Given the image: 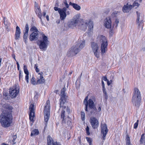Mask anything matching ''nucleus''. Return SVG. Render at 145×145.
I'll list each match as a JSON object with an SVG mask.
<instances>
[{
  "instance_id": "obj_1",
  "label": "nucleus",
  "mask_w": 145,
  "mask_h": 145,
  "mask_svg": "<svg viewBox=\"0 0 145 145\" xmlns=\"http://www.w3.org/2000/svg\"><path fill=\"white\" fill-rule=\"evenodd\" d=\"M1 109L2 113L0 114V123L2 127H8L12 122V112L13 108L6 103L3 105Z\"/></svg>"
},
{
  "instance_id": "obj_2",
  "label": "nucleus",
  "mask_w": 145,
  "mask_h": 145,
  "mask_svg": "<svg viewBox=\"0 0 145 145\" xmlns=\"http://www.w3.org/2000/svg\"><path fill=\"white\" fill-rule=\"evenodd\" d=\"M65 91L66 88L65 87H63V88L61 89L60 94L61 98L59 100L60 102V108H62V111L61 113V118L62 119V121L63 123L65 122V120L66 118V117H67V118L69 117L68 116H65V111H67L68 114L70 112V109L68 107H66L65 106H64V104L65 103L67 97L65 93Z\"/></svg>"
},
{
  "instance_id": "obj_3",
  "label": "nucleus",
  "mask_w": 145,
  "mask_h": 145,
  "mask_svg": "<svg viewBox=\"0 0 145 145\" xmlns=\"http://www.w3.org/2000/svg\"><path fill=\"white\" fill-rule=\"evenodd\" d=\"M85 40H78L76 44L72 46L67 52V55L69 57H72L79 53L84 47Z\"/></svg>"
},
{
  "instance_id": "obj_4",
  "label": "nucleus",
  "mask_w": 145,
  "mask_h": 145,
  "mask_svg": "<svg viewBox=\"0 0 145 145\" xmlns=\"http://www.w3.org/2000/svg\"><path fill=\"white\" fill-rule=\"evenodd\" d=\"M88 27V33L91 34L93 30V24L92 21L90 20H81L79 25V27L81 30L85 31Z\"/></svg>"
},
{
  "instance_id": "obj_5",
  "label": "nucleus",
  "mask_w": 145,
  "mask_h": 145,
  "mask_svg": "<svg viewBox=\"0 0 145 145\" xmlns=\"http://www.w3.org/2000/svg\"><path fill=\"white\" fill-rule=\"evenodd\" d=\"M97 39L101 44V53L103 55L104 54L107 50L108 45L107 40L105 36L101 35L98 36Z\"/></svg>"
},
{
  "instance_id": "obj_6",
  "label": "nucleus",
  "mask_w": 145,
  "mask_h": 145,
  "mask_svg": "<svg viewBox=\"0 0 145 145\" xmlns=\"http://www.w3.org/2000/svg\"><path fill=\"white\" fill-rule=\"evenodd\" d=\"M141 99L140 92L137 88H134L133 95V97L132 101L134 105L137 107H139Z\"/></svg>"
},
{
  "instance_id": "obj_7",
  "label": "nucleus",
  "mask_w": 145,
  "mask_h": 145,
  "mask_svg": "<svg viewBox=\"0 0 145 145\" xmlns=\"http://www.w3.org/2000/svg\"><path fill=\"white\" fill-rule=\"evenodd\" d=\"M42 38L41 39L38 40L37 44L39 48L42 51L46 50L49 41L48 37L44 34L42 35Z\"/></svg>"
},
{
  "instance_id": "obj_8",
  "label": "nucleus",
  "mask_w": 145,
  "mask_h": 145,
  "mask_svg": "<svg viewBox=\"0 0 145 145\" xmlns=\"http://www.w3.org/2000/svg\"><path fill=\"white\" fill-rule=\"evenodd\" d=\"M30 31L32 32L31 34L29 35V39L30 41L37 40L39 38V31L37 28L34 26L32 27Z\"/></svg>"
},
{
  "instance_id": "obj_9",
  "label": "nucleus",
  "mask_w": 145,
  "mask_h": 145,
  "mask_svg": "<svg viewBox=\"0 0 145 145\" xmlns=\"http://www.w3.org/2000/svg\"><path fill=\"white\" fill-rule=\"evenodd\" d=\"M50 102L49 101H47L46 102V105L44 108V115L45 121L46 122V124L48 121L50 117Z\"/></svg>"
},
{
  "instance_id": "obj_10",
  "label": "nucleus",
  "mask_w": 145,
  "mask_h": 145,
  "mask_svg": "<svg viewBox=\"0 0 145 145\" xmlns=\"http://www.w3.org/2000/svg\"><path fill=\"white\" fill-rule=\"evenodd\" d=\"M79 18L77 16H74L72 19L68 22V25L69 27L73 29L75 27L79 22Z\"/></svg>"
},
{
  "instance_id": "obj_11",
  "label": "nucleus",
  "mask_w": 145,
  "mask_h": 145,
  "mask_svg": "<svg viewBox=\"0 0 145 145\" xmlns=\"http://www.w3.org/2000/svg\"><path fill=\"white\" fill-rule=\"evenodd\" d=\"M91 47L95 56L97 58H99V57L100 52L99 47L97 43L95 42H92Z\"/></svg>"
},
{
  "instance_id": "obj_12",
  "label": "nucleus",
  "mask_w": 145,
  "mask_h": 145,
  "mask_svg": "<svg viewBox=\"0 0 145 145\" xmlns=\"http://www.w3.org/2000/svg\"><path fill=\"white\" fill-rule=\"evenodd\" d=\"M95 100V98L94 97H92L91 98L89 99L88 101V105L89 106V107L91 109H93L95 111L93 112L92 111H90V113L91 114H95L97 112V109L95 106L94 104V101Z\"/></svg>"
},
{
  "instance_id": "obj_13",
  "label": "nucleus",
  "mask_w": 145,
  "mask_h": 145,
  "mask_svg": "<svg viewBox=\"0 0 145 145\" xmlns=\"http://www.w3.org/2000/svg\"><path fill=\"white\" fill-rule=\"evenodd\" d=\"M19 93V88L17 86H13L9 89V93L10 97L13 98L16 97Z\"/></svg>"
},
{
  "instance_id": "obj_14",
  "label": "nucleus",
  "mask_w": 145,
  "mask_h": 145,
  "mask_svg": "<svg viewBox=\"0 0 145 145\" xmlns=\"http://www.w3.org/2000/svg\"><path fill=\"white\" fill-rule=\"evenodd\" d=\"M54 9L55 11H58L61 20H63L65 19L67 15L64 11V8H60L57 7H54Z\"/></svg>"
},
{
  "instance_id": "obj_15",
  "label": "nucleus",
  "mask_w": 145,
  "mask_h": 145,
  "mask_svg": "<svg viewBox=\"0 0 145 145\" xmlns=\"http://www.w3.org/2000/svg\"><path fill=\"white\" fill-rule=\"evenodd\" d=\"M93 129L97 128L99 125V122L97 119L95 117H91L89 121Z\"/></svg>"
},
{
  "instance_id": "obj_16",
  "label": "nucleus",
  "mask_w": 145,
  "mask_h": 145,
  "mask_svg": "<svg viewBox=\"0 0 145 145\" xmlns=\"http://www.w3.org/2000/svg\"><path fill=\"white\" fill-rule=\"evenodd\" d=\"M34 105L33 104H31L29 107V109L30 110L29 114V119L31 121H34Z\"/></svg>"
},
{
  "instance_id": "obj_17",
  "label": "nucleus",
  "mask_w": 145,
  "mask_h": 145,
  "mask_svg": "<svg viewBox=\"0 0 145 145\" xmlns=\"http://www.w3.org/2000/svg\"><path fill=\"white\" fill-rule=\"evenodd\" d=\"M43 73L41 72L37 75V83L38 84H43L45 81V80L42 75Z\"/></svg>"
},
{
  "instance_id": "obj_18",
  "label": "nucleus",
  "mask_w": 145,
  "mask_h": 145,
  "mask_svg": "<svg viewBox=\"0 0 145 145\" xmlns=\"http://www.w3.org/2000/svg\"><path fill=\"white\" fill-rule=\"evenodd\" d=\"M101 126V133L103 134V139L104 140L108 130L106 124H102Z\"/></svg>"
},
{
  "instance_id": "obj_19",
  "label": "nucleus",
  "mask_w": 145,
  "mask_h": 145,
  "mask_svg": "<svg viewBox=\"0 0 145 145\" xmlns=\"http://www.w3.org/2000/svg\"><path fill=\"white\" fill-rule=\"evenodd\" d=\"M112 21L110 17H106L104 20V25L106 28L109 29L111 27Z\"/></svg>"
},
{
  "instance_id": "obj_20",
  "label": "nucleus",
  "mask_w": 145,
  "mask_h": 145,
  "mask_svg": "<svg viewBox=\"0 0 145 145\" xmlns=\"http://www.w3.org/2000/svg\"><path fill=\"white\" fill-rule=\"evenodd\" d=\"M132 8V5L127 3L123 7L122 11L124 13L129 12Z\"/></svg>"
},
{
  "instance_id": "obj_21",
  "label": "nucleus",
  "mask_w": 145,
  "mask_h": 145,
  "mask_svg": "<svg viewBox=\"0 0 145 145\" xmlns=\"http://www.w3.org/2000/svg\"><path fill=\"white\" fill-rule=\"evenodd\" d=\"M65 6V7H63V8H64L65 10H64L67 15H70L71 11L70 9L69 8V5L67 4V1H66L64 2Z\"/></svg>"
},
{
  "instance_id": "obj_22",
  "label": "nucleus",
  "mask_w": 145,
  "mask_h": 145,
  "mask_svg": "<svg viewBox=\"0 0 145 145\" xmlns=\"http://www.w3.org/2000/svg\"><path fill=\"white\" fill-rule=\"evenodd\" d=\"M21 34L20 29L18 26H17L16 28V31L15 34V39L16 40H18L20 37Z\"/></svg>"
},
{
  "instance_id": "obj_23",
  "label": "nucleus",
  "mask_w": 145,
  "mask_h": 145,
  "mask_svg": "<svg viewBox=\"0 0 145 145\" xmlns=\"http://www.w3.org/2000/svg\"><path fill=\"white\" fill-rule=\"evenodd\" d=\"M35 12L38 15L39 17L41 20L42 13L40 8L38 7V5L37 4L35 6Z\"/></svg>"
},
{
  "instance_id": "obj_24",
  "label": "nucleus",
  "mask_w": 145,
  "mask_h": 145,
  "mask_svg": "<svg viewBox=\"0 0 145 145\" xmlns=\"http://www.w3.org/2000/svg\"><path fill=\"white\" fill-rule=\"evenodd\" d=\"M24 69L25 74H26L25 76V79L27 81V83L29 82V72L27 69V67L26 65H24Z\"/></svg>"
},
{
  "instance_id": "obj_25",
  "label": "nucleus",
  "mask_w": 145,
  "mask_h": 145,
  "mask_svg": "<svg viewBox=\"0 0 145 145\" xmlns=\"http://www.w3.org/2000/svg\"><path fill=\"white\" fill-rule=\"evenodd\" d=\"M57 142H54L52 137L50 136H48L47 138V143L48 145H54Z\"/></svg>"
},
{
  "instance_id": "obj_26",
  "label": "nucleus",
  "mask_w": 145,
  "mask_h": 145,
  "mask_svg": "<svg viewBox=\"0 0 145 145\" xmlns=\"http://www.w3.org/2000/svg\"><path fill=\"white\" fill-rule=\"evenodd\" d=\"M69 5H72L73 7L76 10H79L81 9L80 7L76 4L70 2Z\"/></svg>"
},
{
  "instance_id": "obj_27",
  "label": "nucleus",
  "mask_w": 145,
  "mask_h": 145,
  "mask_svg": "<svg viewBox=\"0 0 145 145\" xmlns=\"http://www.w3.org/2000/svg\"><path fill=\"white\" fill-rule=\"evenodd\" d=\"M140 19L137 18L136 19V22L138 28H140L142 24L143 23V21L142 20H140Z\"/></svg>"
},
{
  "instance_id": "obj_28",
  "label": "nucleus",
  "mask_w": 145,
  "mask_h": 145,
  "mask_svg": "<svg viewBox=\"0 0 145 145\" xmlns=\"http://www.w3.org/2000/svg\"><path fill=\"white\" fill-rule=\"evenodd\" d=\"M88 96H87L86 97L85 99H84V103L85 105V110L86 111H88Z\"/></svg>"
},
{
  "instance_id": "obj_29",
  "label": "nucleus",
  "mask_w": 145,
  "mask_h": 145,
  "mask_svg": "<svg viewBox=\"0 0 145 145\" xmlns=\"http://www.w3.org/2000/svg\"><path fill=\"white\" fill-rule=\"evenodd\" d=\"M29 26L28 24L26 25L25 27V31L24 33V34L23 36L27 37L28 36V32L29 31Z\"/></svg>"
},
{
  "instance_id": "obj_30",
  "label": "nucleus",
  "mask_w": 145,
  "mask_h": 145,
  "mask_svg": "<svg viewBox=\"0 0 145 145\" xmlns=\"http://www.w3.org/2000/svg\"><path fill=\"white\" fill-rule=\"evenodd\" d=\"M39 133V131L38 129H35L31 132V136H33L34 135H38Z\"/></svg>"
},
{
  "instance_id": "obj_31",
  "label": "nucleus",
  "mask_w": 145,
  "mask_h": 145,
  "mask_svg": "<svg viewBox=\"0 0 145 145\" xmlns=\"http://www.w3.org/2000/svg\"><path fill=\"white\" fill-rule=\"evenodd\" d=\"M144 134H142L141 136L140 140V142L141 144L144 143V145H145V138L144 136Z\"/></svg>"
},
{
  "instance_id": "obj_32",
  "label": "nucleus",
  "mask_w": 145,
  "mask_h": 145,
  "mask_svg": "<svg viewBox=\"0 0 145 145\" xmlns=\"http://www.w3.org/2000/svg\"><path fill=\"white\" fill-rule=\"evenodd\" d=\"M126 145H133L131 144L130 139L129 136L128 135H127L126 138Z\"/></svg>"
},
{
  "instance_id": "obj_33",
  "label": "nucleus",
  "mask_w": 145,
  "mask_h": 145,
  "mask_svg": "<svg viewBox=\"0 0 145 145\" xmlns=\"http://www.w3.org/2000/svg\"><path fill=\"white\" fill-rule=\"evenodd\" d=\"M31 82L33 85L38 84V83H37V81L36 82L35 80V78L33 77L31 79Z\"/></svg>"
},
{
  "instance_id": "obj_34",
  "label": "nucleus",
  "mask_w": 145,
  "mask_h": 145,
  "mask_svg": "<svg viewBox=\"0 0 145 145\" xmlns=\"http://www.w3.org/2000/svg\"><path fill=\"white\" fill-rule=\"evenodd\" d=\"M140 4L136 1L133 3L132 6V8L134 7H136V8H137L139 6Z\"/></svg>"
},
{
  "instance_id": "obj_35",
  "label": "nucleus",
  "mask_w": 145,
  "mask_h": 145,
  "mask_svg": "<svg viewBox=\"0 0 145 145\" xmlns=\"http://www.w3.org/2000/svg\"><path fill=\"white\" fill-rule=\"evenodd\" d=\"M103 94L104 95V97H105V98L106 99H107L108 97V96L107 94V93H106V89L105 88L103 89Z\"/></svg>"
},
{
  "instance_id": "obj_36",
  "label": "nucleus",
  "mask_w": 145,
  "mask_h": 145,
  "mask_svg": "<svg viewBox=\"0 0 145 145\" xmlns=\"http://www.w3.org/2000/svg\"><path fill=\"white\" fill-rule=\"evenodd\" d=\"M81 119L82 121H84L85 119V114L84 112H81Z\"/></svg>"
},
{
  "instance_id": "obj_37",
  "label": "nucleus",
  "mask_w": 145,
  "mask_h": 145,
  "mask_svg": "<svg viewBox=\"0 0 145 145\" xmlns=\"http://www.w3.org/2000/svg\"><path fill=\"white\" fill-rule=\"evenodd\" d=\"M118 14V12L117 11L114 12L111 14V16L112 17H114L116 16Z\"/></svg>"
},
{
  "instance_id": "obj_38",
  "label": "nucleus",
  "mask_w": 145,
  "mask_h": 145,
  "mask_svg": "<svg viewBox=\"0 0 145 145\" xmlns=\"http://www.w3.org/2000/svg\"><path fill=\"white\" fill-rule=\"evenodd\" d=\"M89 128L88 126H87L86 128V134L88 135H90V133L89 131Z\"/></svg>"
},
{
  "instance_id": "obj_39",
  "label": "nucleus",
  "mask_w": 145,
  "mask_h": 145,
  "mask_svg": "<svg viewBox=\"0 0 145 145\" xmlns=\"http://www.w3.org/2000/svg\"><path fill=\"white\" fill-rule=\"evenodd\" d=\"M12 137L13 138L12 141L13 142L14 144H15L16 143L15 142H14V141H15V140L17 138L16 135H14L12 136Z\"/></svg>"
},
{
  "instance_id": "obj_40",
  "label": "nucleus",
  "mask_w": 145,
  "mask_h": 145,
  "mask_svg": "<svg viewBox=\"0 0 145 145\" xmlns=\"http://www.w3.org/2000/svg\"><path fill=\"white\" fill-rule=\"evenodd\" d=\"M139 121L138 120H137V122L135 123L134 124V129H136L138 126V122Z\"/></svg>"
},
{
  "instance_id": "obj_41",
  "label": "nucleus",
  "mask_w": 145,
  "mask_h": 145,
  "mask_svg": "<svg viewBox=\"0 0 145 145\" xmlns=\"http://www.w3.org/2000/svg\"><path fill=\"white\" fill-rule=\"evenodd\" d=\"M76 88L77 89L78 88L80 85V82H78L77 81H76Z\"/></svg>"
},
{
  "instance_id": "obj_42",
  "label": "nucleus",
  "mask_w": 145,
  "mask_h": 145,
  "mask_svg": "<svg viewBox=\"0 0 145 145\" xmlns=\"http://www.w3.org/2000/svg\"><path fill=\"white\" fill-rule=\"evenodd\" d=\"M86 139L87 141L89 143L92 142V140L91 138L88 137H86Z\"/></svg>"
},
{
  "instance_id": "obj_43",
  "label": "nucleus",
  "mask_w": 145,
  "mask_h": 145,
  "mask_svg": "<svg viewBox=\"0 0 145 145\" xmlns=\"http://www.w3.org/2000/svg\"><path fill=\"white\" fill-rule=\"evenodd\" d=\"M34 68L35 69V70L37 72H39V70L37 67V64H35L34 65Z\"/></svg>"
},
{
  "instance_id": "obj_44",
  "label": "nucleus",
  "mask_w": 145,
  "mask_h": 145,
  "mask_svg": "<svg viewBox=\"0 0 145 145\" xmlns=\"http://www.w3.org/2000/svg\"><path fill=\"white\" fill-rule=\"evenodd\" d=\"M136 13L137 14V18L140 19V13L138 11H137Z\"/></svg>"
},
{
  "instance_id": "obj_45",
  "label": "nucleus",
  "mask_w": 145,
  "mask_h": 145,
  "mask_svg": "<svg viewBox=\"0 0 145 145\" xmlns=\"http://www.w3.org/2000/svg\"><path fill=\"white\" fill-rule=\"evenodd\" d=\"M119 22V20L118 19H116L115 20V22H114V24H116V26H117L118 25V24Z\"/></svg>"
},
{
  "instance_id": "obj_46",
  "label": "nucleus",
  "mask_w": 145,
  "mask_h": 145,
  "mask_svg": "<svg viewBox=\"0 0 145 145\" xmlns=\"http://www.w3.org/2000/svg\"><path fill=\"white\" fill-rule=\"evenodd\" d=\"M27 37H26V36H23V40L25 43H26L27 42Z\"/></svg>"
},
{
  "instance_id": "obj_47",
  "label": "nucleus",
  "mask_w": 145,
  "mask_h": 145,
  "mask_svg": "<svg viewBox=\"0 0 145 145\" xmlns=\"http://www.w3.org/2000/svg\"><path fill=\"white\" fill-rule=\"evenodd\" d=\"M104 80L105 81H107L108 80L107 79V77L106 76H104L102 78V80Z\"/></svg>"
},
{
  "instance_id": "obj_48",
  "label": "nucleus",
  "mask_w": 145,
  "mask_h": 145,
  "mask_svg": "<svg viewBox=\"0 0 145 145\" xmlns=\"http://www.w3.org/2000/svg\"><path fill=\"white\" fill-rule=\"evenodd\" d=\"M107 81L108 85L109 86L111 84L112 82V80H110L109 81L108 80Z\"/></svg>"
},
{
  "instance_id": "obj_49",
  "label": "nucleus",
  "mask_w": 145,
  "mask_h": 145,
  "mask_svg": "<svg viewBox=\"0 0 145 145\" xmlns=\"http://www.w3.org/2000/svg\"><path fill=\"white\" fill-rule=\"evenodd\" d=\"M22 76L21 74V73L20 71V74L19 75V80L20 81L21 78H22Z\"/></svg>"
},
{
  "instance_id": "obj_50",
  "label": "nucleus",
  "mask_w": 145,
  "mask_h": 145,
  "mask_svg": "<svg viewBox=\"0 0 145 145\" xmlns=\"http://www.w3.org/2000/svg\"><path fill=\"white\" fill-rule=\"evenodd\" d=\"M102 86L103 88V89L105 88V84L103 81L102 80Z\"/></svg>"
},
{
  "instance_id": "obj_51",
  "label": "nucleus",
  "mask_w": 145,
  "mask_h": 145,
  "mask_svg": "<svg viewBox=\"0 0 145 145\" xmlns=\"http://www.w3.org/2000/svg\"><path fill=\"white\" fill-rule=\"evenodd\" d=\"M142 0H136V1H137L138 3H141L142 1Z\"/></svg>"
},
{
  "instance_id": "obj_52",
  "label": "nucleus",
  "mask_w": 145,
  "mask_h": 145,
  "mask_svg": "<svg viewBox=\"0 0 145 145\" xmlns=\"http://www.w3.org/2000/svg\"><path fill=\"white\" fill-rule=\"evenodd\" d=\"M60 20L59 19L56 21V23L57 24H59L60 23Z\"/></svg>"
},
{
  "instance_id": "obj_53",
  "label": "nucleus",
  "mask_w": 145,
  "mask_h": 145,
  "mask_svg": "<svg viewBox=\"0 0 145 145\" xmlns=\"http://www.w3.org/2000/svg\"><path fill=\"white\" fill-rule=\"evenodd\" d=\"M12 57L14 58V59L16 61V58H15V56L14 54H13L12 55Z\"/></svg>"
},
{
  "instance_id": "obj_54",
  "label": "nucleus",
  "mask_w": 145,
  "mask_h": 145,
  "mask_svg": "<svg viewBox=\"0 0 145 145\" xmlns=\"http://www.w3.org/2000/svg\"><path fill=\"white\" fill-rule=\"evenodd\" d=\"M46 18L47 21H48L49 20V16L48 15H47L46 16Z\"/></svg>"
},
{
  "instance_id": "obj_55",
  "label": "nucleus",
  "mask_w": 145,
  "mask_h": 145,
  "mask_svg": "<svg viewBox=\"0 0 145 145\" xmlns=\"http://www.w3.org/2000/svg\"><path fill=\"white\" fill-rule=\"evenodd\" d=\"M141 50L143 51H145V47L142 48L141 49Z\"/></svg>"
},
{
  "instance_id": "obj_56",
  "label": "nucleus",
  "mask_w": 145,
  "mask_h": 145,
  "mask_svg": "<svg viewBox=\"0 0 145 145\" xmlns=\"http://www.w3.org/2000/svg\"><path fill=\"white\" fill-rule=\"evenodd\" d=\"M54 145H61V144L60 143L57 142H56V144H54Z\"/></svg>"
},
{
  "instance_id": "obj_57",
  "label": "nucleus",
  "mask_w": 145,
  "mask_h": 145,
  "mask_svg": "<svg viewBox=\"0 0 145 145\" xmlns=\"http://www.w3.org/2000/svg\"><path fill=\"white\" fill-rule=\"evenodd\" d=\"M46 12H43V15L44 16H45V15H46Z\"/></svg>"
},
{
  "instance_id": "obj_58",
  "label": "nucleus",
  "mask_w": 145,
  "mask_h": 145,
  "mask_svg": "<svg viewBox=\"0 0 145 145\" xmlns=\"http://www.w3.org/2000/svg\"><path fill=\"white\" fill-rule=\"evenodd\" d=\"M1 60H2V58H0V67L1 66Z\"/></svg>"
},
{
  "instance_id": "obj_59",
  "label": "nucleus",
  "mask_w": 145,
  "mask_h": 145,
  "mask_svg": "<svg viewBox=\"0 0 145 145\" xmlns=\"http://www.w3.org/2000/svg\"><path fill=\"white\" fill-rule=\"evenodd\" d=\"M90 112L91 111H92V112H94L95 111L94 110H93V109H91L90 108Z\"/></svg>"
},
{
  "instance_id": "obj_60",
  "label": "nucleus",
  "mask_w": 145,
  "mask_h": 145,
  "mask_svg": "<svg viewBox=\"0 0 145 145\" xmlns=\"http://www.w3.org/2000/svg\"><path fill=\"white\" fill-rule=\"evenodd\" d=\"M1 145H9L8 144H6L5 143H3Z\"/></svg>"
},
{
  "instance_id": "obj_61",
  "label": "nucleus",
  "mask_w": 145,
  "mask_h": 145,
  "mask_svg": "<svg viewBox=\"0 0 145 145\" xmlns=\"http://www.w3.org/2000/svg\"><path fill=\"white\" fill-rule=\"evenodd\" d=\"M16 64L17 65V67H18L19 66H20L18 62H17Z\"/></svg>"
},
{
  "instance_id": "obj_62",
  "label": "nucleus",
  "mask_w": 145,
  "mask_h": 145,
  "mask_svg": "<svg viewBox=\"0 0 145 145\" xmlns=\"http://www.w3.org/2000/svg\"><path fill=\"white\" fill-rule=\"evenodd\" d=\"M101 110V108L100 107H99L98 108V110L100 111Z\"/></svg>"
},
{
  "instance_id": "obj_63",
  "label": "nucleus",
  "mask_w": 145,
  "mask_h": 145,
  "mask_svg": "<svg viewBox=\"0 0 145 145\" xmlns=\"http://www.w3.org/2000/svg\"><path fill=\"white\" fill-rule=\"evenodd\" d=\"M19 67H20V66H19L18 67H17V68H18V70H19Z\"/></svg>"
},
{
  "instance_id": "obj_64",
  "label": "nucleus",
  "mask_w": 145,
  "mask_h": 145,
  "mask_svg": "<svg viewBox=\"0 0 145 145\" xmlns=\"http://www.w3.org/2000/svg\"><path fill=\"white\" fill-rule=\"evenodd\" d=\"M89 145H92V142L91 143H89Z\"/></svg>"
}]
</instances>
